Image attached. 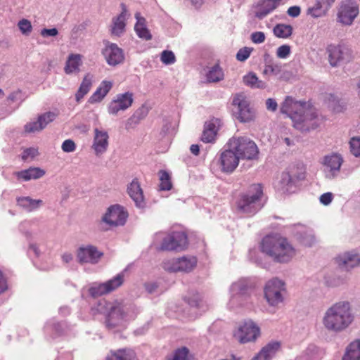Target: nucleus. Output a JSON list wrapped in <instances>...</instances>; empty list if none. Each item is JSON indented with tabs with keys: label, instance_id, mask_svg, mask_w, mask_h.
<instances>
[{
	"label": "nucleus",
	"instance_id": "f257e3e1",
	"mask_svg": "<svg viewBox=\"0 0 360 360\" xmlns=\"http://www.w3.org/2000/svg\"><path fill=\"white\" fill-rule=\"evenodd\" d=\"M281 112L289 117L294 127L302 132H308L319 126L316 110L305 101L287 96L281 105Z\"/></svg>",
	"mask_w": 360,
	"mask_h": 360
},
{
	"label": "nucleus",
	"instance_id": "f03ea898",
	"mask_svg": "<svg viewBox=\"0 0 360 360\" xmlns=\"http://www.w3.org/2000/svg\"><path fill=\"white\" fill-rule=\"evenodd\" d=\"M354 316L348 302L340 301L332 304L323 313L322 324L332 333H341L352 323Z\"/></svg>",
	"mask_w": 360,
	"mask_h": 360
},
{
	"label": "nucleus",
	"instance_id": "7ed1b4c3",
	"mask_svg": "<svg viewBox=\"0 0 360 360\" xmlns=\"http://www.w3.org/2000/svg\"><path fill=\"white\" fill-rule=\"evenodd\" d=\"M260 248L263 253L278 263H288L296 255V250L288 239L276 234L264 237Z\"/></svg>",
	"mask_w": 360,
	"mask_h": 360
},
{
	"label": "nucleus",
	"instance_id": "20e7f679",
	"mask_svg": "<svg viewBox=\"0 0 360 360\" xmlns=\"http://www.w3.org/2000/svg\"><path fill=\"white\" fill-rule=\"evenodd\" d=\"M106 309L108 311L106 326L109 328L121 324L124 320L135 318L139 313L134 304L117 301L107 303Z\"/></svg>",
	"mask_w": 360,
	"mask_h": 360
},
{
	"label": "nucleus",
	"instance_id": "39448f33",
	"mask_svg": "<svg viewBox=\"0 0 360 360\" xmlns=\"http://www.w3.org/2000/svg\"><path fill=\"white\" fill-rule=\"evenodd\" d=\"M263 195L260 184H252L246 193L240 195L237 202V209L239 212L245 214H254L262 207L261 198Z\"/></svg>",
	"mask_w": 360,
	"mask_h": 360
},
{
	"label": "nucleus",
	"instance_id": "423d86ee",
	"mask_svg": "<svg viewBox=\"0 0 360 360\" xmlns=\"http://www.w3.org/2000/svg\"><path fill=\"white\" fill-rule=\"evenodd\" d=\"M226 147L233 149L240 159L256 160L259 149L256 143L247 136H233L227 142Z\"/></svg>",
	"mask_w": 360,
	"mask_h": 360
},
{
	"label": "nucleus",
	"instance_id": "0eeeda50",
	"mask_svg": "<svg viewBox=\"0 0 360 360\" xmlns=\"http://www.w3.org/2000/svg\"><path fill=\"white\" fill-rule=\"evenodd\" d=\"M284 283L278 278H274L265 285L264 297L270 306L279 307L284 300Z\"/></svg>",
	"mask_w": 360,
	"mask_h": 360
},
{
	"label": "nucleus",
	"instance_id": "6e6552de",
	"mask_svg": "<svg viewBox=\"0 0 360 360\" xmlns=\"http://www.w3.org/2000/svg\"><path fill=\"white\" fill-rule=\"evenodd\" d=\"M328 60L333 67L338 66L341 63L349 62L352 58V51L343 44L330 45L327 48Z\"/></svg>",
	"mask_w": 360,
	"mask_h": 360
},
{
	"label": "nucleus",
	"instance_id": "1a4fd4ad",
	"mask_svg": "<svg viewBox=\"0 0 360 360\" xmlns=\"http://www.w3.org/2000/svg\"><path fill=\"white\" fill-rule=\"evenodd\" d=\"M259 335V326L252 320L245 321L234 333L235 338L243 344L256 340Z\"/></svg>",
	"mask_w": 360,
	"mask_h": 360
},
{
	"label": "nucleus",
	"instance_id": "9d476101",
	"mask_svg": "<svg viewBox=\"0 0 360 360\" xmlns=\"http://www.w3.org/2000/svg\"><path fill=\"white\" fill-rule=\"evenodd\" d=\"M187 236L184 232H173L164 238L158 249L162 251L181 250L187 246Z\"/></svg>",
	"mask_w": 360,
	"mask_h": 360
},
{
	"label": "nucleus",
	"instance_id": "9b49d317",
	"mask_svg": "<svg viewBox=\"0 0 360 360\" xmlns=\"http://www.w3.org/2000/svg\"><path fill=\"white\" fill-rule=\"evenodd\" d=\"M134 101L133 94L125 92L117 94L108 105V112L117 115L119 112L124 111L131 106Z\"/></svg>",
	"mask_w": 360,
	"mask_h": 360
},
{
	"label": "nucleus",
	"instance_id": "f8f14e48",
	"mask_svg": "<svg viewBox=\"0 0 360 360\" xmlns=\"http://www.w3.org/2000/svg\"><path fill=\"white\" fill-rule=\"evenodd\" d=\"M358 14L359 6L357 4L352 0H345L340 5L338 18L342 24L350 25Z\"/></svg>",
	"mask_w": 360,
	"mask_h": 360
},
{
	"label": "nucleus",
	"instance_id": "ddd939ff",
	"mask_svg": "<svg viewBox=\"0 0 360 360\" xmlns=\"http://www.w3.org/2000/svg\"><path fill=\"white\" fill-rule=\"evenodd\" d=\"M233 105L236 108V117L241 122H250L254 118V112L249 106V102L243 94H236L233 99Z\"/></svg>",
	"mask_w": 360,
	"mask_h": 360
},
{
	"label": "nucleus",
	"instance_id": "4468645a",
	"mask_svg": "<svg viewBox=\"0 0 360 360\" xmlns=\"http://www.w3.org/2000/svg\"><path fill=\"white\" fill-rule=\"evenodd\" d=\"M226 148L219 155V164L221 172L232 173L238 167L240 158L233 149Z\"/></svg>",
	"mask_w": 360,
	"mask_h": 360
},
{
	"label": "nucleus",
	"instance_id": "2eb2a0df",
	"mask_svg": "<svg viewBox=\"0 0 360 360\" xmlns=\"http://www.w3.org/2000/svg\"><path fill=\"white\" fill-rule=\"evenodd\" d=\"M103 252L98 250L97 248L92 245L80 246L77 251V257L79 263H90L95 264L98 262Z\"/></svg>",
	"mask_w": 360,
	"mask_h": 360
},
{
	"label": "nucleus",
	"instance_id": "dca6fc26",
	"mask_svg": "<svg viewBox=\"0 0 360 360\" xmlns=\"http://www.w3.org/2000/svg\"><path fill=\"white\" fill-rule=\"evenodd\" d=\"M127 217V212L123 207L119 205L110 207L103 217V221L110 226H122L124 225Z\"/></svg>",
	"mask_w": 360,
	"mask_h": 360
},
{
	"label": "nucleus",
	"instance_id": "f3484780",
	"mask_svg": "<svg viewBox=\"0 0 360 360\" xmlns=\"http://www.w3.org/2000/svg\"><path fill=\"white\" fill-rule=\"evenodd\" d=\"M250 286L246 279H240L237 282L232 284L231 292L232 293L231 304H234L238 302L240 305H243L249 296Z\"/></svg>",
	"mask_w": 360,
	"mask_h": 360
},
{
	"label": "nucleus",
	"instance_id": "a211bd4d",
	"mask_svg": "<svg viewBox=\"0 0 360 360\" xmlns=\"http://www.w3.org/2000/svg\"><path fill=\"white\" fill-rule=\"evenodd\" d=\"M58 115V113L56 112L49 111L44 112L39 115L37 121L26 124L25 130L28 133L40 131L45 129L49 123L55 120Z\"/></svg>",
	"mask_w": 360,
	"mask_h": 360
},
{
	"label": "nucleus",
	"instance_id": "6ab92c4d",
	"mask_svg": "<svg viewBox=\"0 0 360 360\" xmlns=\"http://www.w3.org/2000/svg\"><path fill=\"white\" fill-rule=\"evenodd\" d=\"M343 159L342 156L337 153H331L323 157L322 164L325 167L328 178L335 177L340 172V167L342 165Z\"/></svg>",
	"mask_w": 360,
	"mask_h": 360
},
{
	"label": "nucleus",
	"instance_id": "aec40b11",
	"mask_svg": "<svg viewBox=\"0 0 360 360\" xmlns=\"http://www.w3.org/2000/svg\"><path fill=\"white\" fill-rule=\"evenodd\" d=\"M103 54L108 64L112 66L120 64L124 60L122 49L119 48L116 44L108 42L103 49Z\"/></svg>",
	"mask_w": 360,
	"mask_h": 360
},
{
	"label": "nucleus",
	"instance_id": "412c9836",
	"mask_svg": "<svg viewBox=\"0 0 360 360\" xmlns=\"http://www.w3.org/2000/svg\"><path fill=\"white\" fill-rule=\"evenodd\" d=\"M220 125L221 120L218 118H212L206 122L204 125L201 140L205 143H212L214 141Z\"/></svg>",
	"mask_w": 360,
	"mask_h": 360
},
{
	"label": "nucleus",
	"instance_id": "4be33fe9",
	"mask_svg": "<svg viewBox=\"0 0 360 360\" xmlns=\"http://www.w3.org/2000/svg\"><path fill=\"white\" fill-rule=\"evenodd\" d=\"M262 73L265 76H278V79L281 81H287L290 77V72L283 70L281 63H274L271 60L265 63Z\"/></svg>",
	"mask_w": 360,
	"mask_h": 360
},
{
	"label": "nucleus",
	"instance_id": "5701e85b",
	"mask_svg": "<svg viewBox=\"0 0 360 360\" xmlns=\"http://www.w3.org/2000/svg\"><path fill=\"white\" fill-rule=\"evenodd\" d=\"M120 7L122 12L117 17L112 18V25L110 30L111 34L117 37H120L125 31V22L127 17L129 15V14H128L127 8L124 4L122 3Z\"/></svg>",
	"mask_w": 360,
	"mask_h": 360
},
{
	"label": "nucleus",
	"instance_id": "b1692460",
	"mask_svg": "<svg viewBox=\"0 0 360 360\" xmlns=\"http://www.w3.org/2000/svg\"><path fill=\"white\" fill-rule=\"evenodd\" d=\"M108 134L105 131L94 129V138L92 148L97 156L104 153L108 146Z\"/></svg>",
	"mask_w": 360,
	"mask_h": 360
},
{
	"label": "nucleus",
	"instance_id": "393cba45",
	"mask_svg": "<svg viewBox=\"0 0 360 360\" xmlns=\"http://www.w3.org/2000/svg\"><path fill=\"white\" fill-rule=\"evenodd\" d=\"M339 266L352 269L360 265V255L355 251L345 252L337 257Z\"/></svg>",
	"mask_w": 360,
	"mask_h": 360
},
{
	"label": "nucleus",
	"instance_id": "a878e982",
	"mask_svg": "<svg viewBox=\"0 0 360 360\" xmlns=\"http://www.w3.org/2000/svg\"><path fill=\"white\" fill-rule=\"evenodd\" d=\"M127 192L136 207L141 208L145 206L143 191L136 179H134L128 186Z\"/></svg>",
	"mask_w": 360,
	"mask_h": 360
},
{
	"label": "nucleus",
	"instance_id": "bb28decb",
	"mask_svg": "<svg viewBox=\"0 0 360 360\" xmlns=\"http://www.w3.org/2000/svg\"><path fill=\"white\" fill-rule=\"evenodd\" d=\"M280 1L281 0H260L257 6L255 17L263 19L278 7Z\"/></svg>",
	"mask_w": 360,
	"mask_h": 360
},
{
	"label": "nucleus",
	"instance_id": "cd10ccee",
	"mask_svg": "<svg viewBox=\"0 0 360 360\" xmlns=\"http://www.w3.org/2000/svg\"><path fill=\"white\" fill-rule=\"evenodd\" d=\"M279 347V342H269L252 360H271L275 356Z\"/></svg>",
	"mask_w": 360,
	"mask_h": 360
},
{
	"label": "nucleus",
	"instance_id": "c85d7f7f",
	"mask_svg": "<svg viewBox=\"0 0 360 360\" xmlns=\"http://www.w3.org/2000/svg\"><path fill=\"white\" fill-rule=\"evenodd\" d=\"M46 174L45 170L39 167H30L15 173L18 179L28 181L32 179H38L41 178Z\"/></svg>",
	"mask_w": 360,
	"mask_h": 360
},
{
	"label": "nucleus",
	"instance_id": "c756f323",
	"mask_svg": "<svg viewBox=\"0 0 360 360\" xmlns=\"http://www.w3.org/2000/svg\"><path fill=\"white\" fill-rule=\"evenodd\" d=\"M112 83L110 81H103L96 91L91 96L89 103H95L101 101L112 89Z\"/></svg>",
	"mask_w": 360,
	"mask_h": 360
},
{
	"label": "nucleus",
	"instance_id": "7c9ffc66",
	"mask_svg": "<svg viewBox=\"0 0 360 360\" xmlns=\"http://www.w3.org/2000/svg\"><path fill=\"white\" fill-rule=\"evenodd\" d=\"M17 205L27 212H32L43 205L41 200L32 199L30 197H18L16 199Z\"/></svg>",
	"mask_w": 360,
	"mask_h": 360
},
{
	"label": "nucleus",
	"instance_id": "2f4dec72",
	"mask_svg": "<svg viewBox=\"0 0 360 360\" xmlns=\"http://www.w3.org/2000/svg\"><path fill=\"white\" fill-rule=\"evenodd\" d=\"M188 305L190 306L191 319L196 318L201 311H205L207 309V304L198 296L189 298Z\"/></svg>",
	"mask_w": 360,
	"mask_h": 360
},
{
	"label": "nucleus",
	"instance_id": "473e14b6",
	"mask_svg": "<svg viewBox=\"0 0 360 360\" xmlns=\"http://www.w3.org/2000/svg\"><path fill=\"white\" fill-rule=\"evenodd\" d=\"M243 82L246 86L252 89H264L267 87V84L259 79L253 72H250L248 74L243 76Z\"/></svg>",
	"mask_w": 360,
	"mask_h": 360
},
{
	"label": "nucleus",
	"instance_id": "72a5a7b5",
	"mask_svg": "<svg viewBox=\"0 0 360 360\" xmlns=\"http://www.w3.org/2000/svg\"><path fill=\"white\" fill-rule=\"evenodd\" d=\"M135 18L137 20L134 30L137 34V35L145 40H150L152 38V35L150 34L149 30L146 27L145 25L146 20L145 18L141 17L139 13H136L135 14Z\"/></svg>",
	"mask_w": 360,
	"mask_h": 360
},
{
	"label": "nucleus",
	"instance_id": "f704fd0d",
	"mask_svg": "<svg viewBox=\"0 0 360 360\" xmlns=\"http://www.w3.org/2000/svg\"><path fill=\"white\" fill-rule=\"evenodd\" d=\"M295 181L289 172H284L281 174V179L278 183V189L283 193L293 192Z\"/></svg>",
	"mask_w": 360,
	"mask_h": 360
},
{
	"label": "nucleus",
	"instance_id": "c9c22d12",
	"mask_svg": "<svg viewBox=\"0 0 360 360\" xmlns=\"http://www.w3.org/2000/svg\"><path fill=\"white\" fill-rule=\"evenodd\" d=\"M82 65V56L79 54H70L66 61L64 68L66 74H72L79 71Z\"/></svg>",
	"mask_w": 360,
	"mask_h": 360
},
{
	"label": "nucleus",
	"instance_id": "e433bc0d",
	"mask_svg": "<svg viewBox=\"0 0 360 360\" xmlns=\"http://www.w3.org/2000/svg\"><path fill=\"white\" fill-rule=\"evenodd\" d=\"M107 360H138L135 352L129 349H119L111 353Z\"/></svg>",
	"mask_w": 360,
	"mask_h": 360
},
{
	"label": "nucleus",
	"instance_id": "4c0bfd02",
	"mask_svg": "<svg viewBox=\"0 0 360 360\" xmlns=\"http://www.w3.org/2000/svg\"><path fill=\"white\" fill-rule=\"evenodd\" d=\"M178 271L188 272L194 269L197 259L194 257H182L176 259Z\"/></svg>",
	"mask_w": 360,
	"mask_h": 360
},
{
	"label": "nucleus",
	"instance_id": "58836bf2",
	"mask_svg": "<svg viewBox=\"0 0 360 360\" xmlns=\"http://www.w3.org/2000/svg\"><path fill=\"white\" fill-rule=\"evenodd\" d=\"M342 360H360V340L354 341L349 345Z\"/></svg>",
	"mask_w": 360,
	"mask_h": 360
},
{
	"label": "nucleus",
	"instance_id": "ea45409f",
	"mask_svg": "<svg viewBox=\"0 0 360 360\" xmlns=\"http://www.w3.org/2000/svg\"><path fill=\"white\" fill-rule=\"evenodd\" d=\"M91 80L92 77L90 75H86L80 86L75 94V98L77 102H79L90 90L91 86Z\"/></svg>",
	"mask_w": 360,
	"mask_h": 360
},
{
	"label": "nucleus",
	"instance_id": "a19ab883",
	"mask_svg": "<svg viewBox=\"0 0 360 360\" xmlns=\"http://www.w3.org/2000/svg\"><path fill=\"white\" fill-rule=\"evenodd\" d=\"M328 10L318 0H316L314 4L307 9V14L314 18L323 17L326 15Z\"/></svg>",
	"mask_w": 360,
	"mask_h": 360
},
{
	"label": "nucleus",
	"instance_id": "79ce46f5",
	"mask_svg": "<svg viewBox=\"0 0 360 360\" xmlns=\"http://www.w3.org/2000/svg\"><path fill=\"white\" fill-rule=\"evenodd\" d=\"M224 79V72L219 65H214L207 73L209 82H217Z\"/></svg>",
	"mask_w": 360,
	"mask_h": 360
},
{
	"label": "nucleus",
	"instance_id": "37998d69",
	"mask_svg": "<svg viewBox=\"0 0 360 360\" xmlns=\"http://www.w3.org/2000/svg\"><path fill=\"white\" fill-rule=\"evenodd\" d=\"M274 34L279 38H288L292 33V27L290 25L278 24L274 27Z\"/></svg>",
	"mask_w": 360,
	"mask_h": 360
},
{
	"label": "nucleus",
	"instance_id": "c03bdc74",
	"mask_svg": "<svg viewBox=\"0 0 360 360\" xmlns=\"http://www.w3.org/2000/svg\"><path fill=\"white\" fill-rule=\"evenodd\" d=\"M27 98L25 93L21 89H18L12 91L7 96L6 101L8 105L19 102L18 106L22 103Z\"/></svg>",
	"mask_w": 360,
	"mask_h": 360
},
{
	"label": "nucleus",
	"instance_id": "a18cd8bd",
	"mask_svg": "<svg viewBox=\"0 0 360 360\" xmlns=\"http://www.w3.org/2000/svg\"><path fill=\"white\" fill-rule=\"evenodd\" d=\"M123 283L124 275L122 274H119L112 279L105 282L108 293L117 289L123 284Z\"/></svg>",
	"mask_w": 360,
	"mask_h": 360
},
{
	"label": "nucleus",
	"instance_id": "49530a36",
	"mask_svg": "<svg viewBox=\"0 0 360 360\" xmlns=\"http://www.w3.org/2000/svg\"><path fill=\"white\" fill-rule=\"evenodd\" d=\"M89 292L93 297H100L108 293L105 283L93 284L89 288Z\"/></svg>",
	"mask_w": 360,
	"mask_h": 360
},
{
	"label": "nucleus",
	"instance_id": "de8ad7c7",
	"mask_svg": "<svg viewBox=\"0 0 360 360\" xmlns=\"http://www.w3.org/2000/svg\"><path fill=\"white\" fill-rule=\"evenodd\" d=\"M300 240L303 245L309 247L312 246L316 242L314 234L311 230H307L301 233Z\"/></svg>",
	"mask_w": 360,
	"mask_h": 360
},
{
	"label": "nucleus",
	"instance_id": "09e8293b",
	"mask_svg": "<svg viewBox=\"0 0 360 360\" xmlns=\"http://www.w3.org/2000/svg\"><path fill=\"white\" fill-rule=\"evenodd\" d=\"M160 188L162 191H169L172 188V183L170 181V176L168 172L166 171L160 172Z\"/></svg>",
	"mask_w": 360,
	"mask_h": 360
},
{
	"label": "nucleus",
	"instance_id": "8fccbe9b",
	"mask_svg": "<svg viewBox=\"0 0 360 360\" xmlns=\"http://www.w3.org/2000/svg\"><path fill=\"white\" fill-rule=\"evenodd\" d=\"M188 349L186 347L177 349L167 360H188Z\"/></svg>",
	"mask_w": 360,
	"mask_h": 360
},
{
	"label": "nucleus",
	"instance_id": "3c124183",
	"mask_svg": "<svg viewBox=\"0 0 360 360\" xmlns=\"http://www.w3.org/2000/svg\"><path fill=\"white\" fill-rule=\"evenodd\" d=\"M350 151L356 157H360V137H354L350 142Z\"/></svg>",
	"mask_w": 360,
	"mask_h": 360
},
{
	"label": "nucleus",
	"instance_id": "603ef678",
	"mask_svg": "<svg viewBox=\"0 0 360 360\" xmlns=\"http://www.w3.org/2000/svg\"><path fill=\"white\" fill-rule=\"evenodd\" d=\"M161 61L165 65L174 63L176 60L174 53L171 51H163L161 53Z\"/></svg>",
	"mask_w": 360,
	"mask_h": 360
},
{
	"label": "nucleus",
	"instance_id": "864d4df0",
	"mask_svg": "<svg viewBox=\"0 0 360 360\" xmlns=\"http://www.w3.org/2000/svg\"><path fill=\"white\" fill-rule=\"evenodd\" d=\"M252 51L253 49L250 47H243L239 49L236 54V59L240 62L246 60L250 57Z\"/></svg>",
	"mask_w": 360,
	"mask_h": 360
},
{
	"label": "nucleus",
	"instance_id": "5fc2aeb1",
	"mask_svg": "<svg viewBox=\"0 0 360 360\" xmlns=\"http://www.w3.org/2000/svg\"><path fill=\"white\" fill-rule=\"evenodd\" d=\"M18 26L23 34L28 35L32 30L31 22L27 19L18 22Z\"/></svg>",
	"mask_w": 360,
	"mask_h": 360
},
{
	"label": "nucleus",
	"instance_id": "6e6d98bb",
	"mask_svg": "<svg viewBox=\"0 0 360 360\" xmlns=\"http://www.w3.org/2000/svg\"><path fill=\"white\" fill-rule=\"evenodd\" d=\"M162 268L170 272L178 271L176 259H167L162 262Z\"/></svg>",
	"mask_w": 360,
	"mask_h": 360
},
{
	"label": "nucleus",
	"instance_id": "4d7b16f0",
	"mask_svg": "<svg viewBox=\"0 0 360 360\" xmlns=\"http://www.w3.org/2000/svg\"><path fill=\"white\" fill-rule=\"evenodd\" d=\"M290 54V46L287 44L282 45L277 49L276 56L279 58H286Z\"/></svg>",
	"mask_w": 360,
	"mask_h": 360
},
{
	"label": "nucleus",
	"instance_id": "13d9d810",
	"mask_svg": "<svg viewBox=\"0 0 360 360\" xmlns=\"http://www.w3.org/2000/svg\"><path fill=\"white\" fill-rule=\"evenodd\" d=\"M38 150L35 148H29L25 150H24L22 154V159L24 161L27 160L28 159H33L37 155H38Z\"/></svg>",
	"mask_w": 360,
	"mask_h": 360
},
{
	"label": "nucleus",
	"instance_id": "bf43d9fd",
	"mask_svg": "<svg viewBox=\"0 0 360 360\" xmlns=\"http://www.w3.org/2000/svg\"><path fill=\"white\" fill-rule=\"evenodd\" d=\"M61 148L65 153H72L76 150V144L72 139H67L63 142Z\"/></svg>",
	"mask_w": 360,
	"mask_h": 360
},
{
	"label": "nucleus",
	"instance_id": "052dcab7",
	"mask_svg": "<svg viewBox=\"0 0 360 360\" xmlns=\"http://www.w3.org/2000/svg\"><path fill=\"white\" fill-rule=\"evenodd\" d=\"M149 109L146 105H142L139 108H138L134 112V115L139 119V120H143L148 114Z\"/></svg>",
	"mask_w": 360,
	"mask_h": 360
},
{
	"label": "nucleus",
	"instance_id": "680f3d73",
	"mask_svg": "<svg viewBox=\"0 0 360 360\" xmlns=\"http://www.w3.org/2000/svg\"><path fill=\"white\" fill-rule=\"evenodd\" d=\"M141 120L138 119L134 114L127 120L125 124L126 129L129 130L130 129L135 128L139 123Z\"/></svg>",
	"mask_w": 360,
	"mask_h": 360
},
{
	"label": "nucleus",
	"instance_id": "e2e57ef3",
	"mask_svg": "<svg viewBox=\"0 0 360 360\" xmlns=\"http://www.w3.org/2000/svg\"><path fill=\"white\" fill-rule=\"evenodd\" d=\"M251 40L255 44H261L265 40V34L262 32H255L251 34Z\"/></svg>",
	"mask_w": 360,
	"mask_h": 360
},
{
	"label": "nucleus",
	"instance_id": "0e129e2a",
	"mask_svg": "<svg viewBox=\"0 0 360 360\" xmlns=\"http://www.w3.org/2000/svg\"><path fill=\"white\" fill-rule=\"evenodd\" d=\"M58 31L56 28H51V29H42L40 32V34L43 37H55L58 35Z\"/></svg>",
	"mask_w": 360,
	"mask_h": 360
},
{
	"label": "nucleus",
	"instance_id": "69168bd1",
	"mask_svg": "<svg viewBox=\"0 0 360 360\" xmlns=\"http://www.w3.org/2000/svg\"><path fill=\"white\" fill-rule=\"evenodd\" d=\"M333 197L332 193H323L320 196V202L324 205H328L332 202Z\"/></svg>",
	"mask_w": 360,
	"mask_h": 360
},
{
	"label": "nucleus",
	"instance_id": "338daca9",
	"mask_svg": "<svg viewBox=\"0 0 360 360\" xmlns=\"http://www.w3.org/2000/svg\"><path fill=\"white\" fill-rule=\"evenodd\" d=\"M266 107L267 110L274 112L276 110L278 105L275 99L270 98L266 101Z\"/></svg>",
	"mask_w": 360,
	"mask_h": 360
},
{
	"label": "nucleus",
	"instance_id": "774afa93",
	"mask_svg": "<svg viewBox=\"0 0 360 360\" xmlns=\"http://www.w3.org/2000/svg\"><path fill=\"white\" fill-rule=\"evenodd\" d=\"M300 8L299 6H291L288 9V15L295 18L297 17L300 14Z\"/></svg>",
	"mask_w": 360,
	"mask_h": 360
}]
</instances>
